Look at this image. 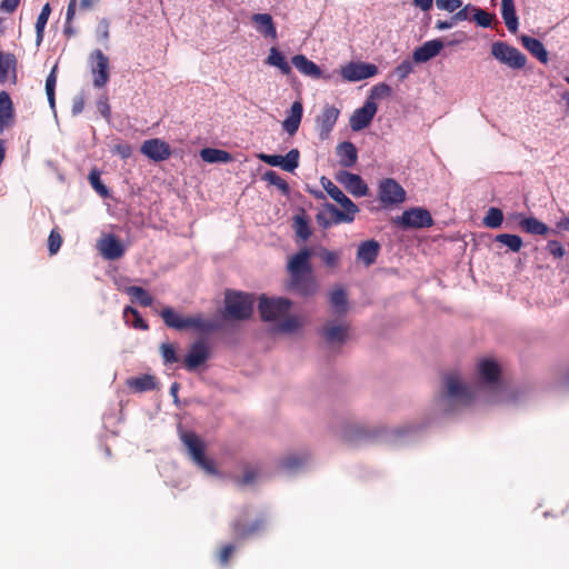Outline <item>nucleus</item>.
<instances>
[{
  "mask_svg": "<svg viewBox=\"0 0 569 569\" xmlns=\"http://www.w3.org/2000/svg\"><path fill=\"white\" fill-rule=\"evenodd\" d=\"M291 301L286 298L260 297L258 310L262 321L274 322L271 335H288L299 330L305 321L300 316L290 315Z\"/></svg>",
  "mask_w": 569,
  "mask_h": 569,
  "instance_id": "1",
  "label": "nucleus"
},
{
  "mask_svg": "<svg viewBox=\"0 0 569 569\" xmlns=\"http://www.w3.org/2000/svg\"><path fill=\"white\" fill-rule=\"evenodd\" d=\"M160 316L169 328L176 330L193 329L198 332L208 333L218 329V325L213 321L206 320L201 315L181 317L172 308H164Z\"/></svg>",
  "mask_w": 569,
  "mask_h": 569,
  "instance_id": "2",
  "label": "nucleus"
},
{
  "mask_svg": "<svg viewBox=\"0 0 569 569\" xmlns=\"http://www.w3.org/2000/svg\"><path fill=\"white\" fill-rule=\"evenodd\" d=\"M443 400L448 406H469L473 399V392L460 380L457 373H448L443 377Z\"/></svg>",
  "mask_w": 569,
  "mask_h": 569,
  "instance_id": "3",
  "label": "nucleus"
},
{
  "mask_svg": "<svg viewBox=\"0 0 569 569\" xmlns=\"http://www.w3.org/2000/svg\"><path fill=\"white\" fill-rule=\"evenodd\" d=\"M253 312V299L240 291H228L224 300V318L246 320Z\"/></svg>",
  "mask_w": 569,
  "mask_h": 569,
  "instance_id": "4",
  "label": "nucleus"
},
{
  "mask_svg": "<svg viewBox=\"0 0 569 569\" xmlns=\"http://www.w3.org/2000/svg\"><path fill=\"white\" fill-rule=\"evenodd\" d=\"M180 439L187 447L191 459L196 465L206 470L208 473H217L214 462L204 456L203 441L193 431L182 432L180 435Z\"/></svg>",
  "mask_w": 569,
  "mask_h": 569,
  "instance_id": "5",
  "label": "nucleus"
},
{
  "mask_svg": "<svg viewBox=\"0 0 569 569\" xmlns=\"http://www.w3.org/2000/svg\"><path fill=\"white\" fill-rule=\"evenodd\" d=\"M393 222L403 230L422 229L433 226L431 213L421 207L405 210L401 216L393 219Z\"/></svg>",
  "mask_w": 569,
  "mask_h": 569,
  "instance_id": "6",
  "label": "nucleus"
},
{
  "mask_svg": "<svg viewBox=\"0 0 569 569\" xmlns=\"http://www.w3.org/2000/svg\"><path fill=\"white\" fill-rule=\"evenodd\" d=\"M407 192L402 186L392 178H385L378 184V200L383 208L401 204L406 201Z\"/></svg>",
  "mask_w": 569,
  "mask_h": 569,
  "instance_id": "7",
  "label": "nucleus"
},
{
  "mask_svg": "<svg viewBox=\"0 0 569 569\" xmlns=\"http://www.w3.org/2000/svg\"><path fill=\"white\" fill-rule=\"evenodd\" d=\"M491 54L500 62L513 69H521L527 62L526 56L520 50L502 41L492 43Z\"/></svg>",
  "mask_w": 569,
  "mask_h": 569,
  "instance_id": "8",
  "label": "nucleus"
},
{
  "mask_svg": "<svg viewBox=\"0 0 569 569\" xmlns=\"http://www.w3.org/2000/svg\"><path fill=\"white\" fill-rule=\"evenodd\" d=\"M264 523L266 520L262 517L257 518L251 522H248L244 518L240 517L230 523L231 533L238 541L246 540L262 531Z\"/></svg>",
  "mask_w": 569,
  "mask_h": 569,
  "instance_id": "9",
  "label": "nucleus"
},
{
  "mask_svg": "<svg viewBox=\"0 0 569 569\" xmlns=\"http://www.w3.org/2000/svg\"><path fill=\"white\" fill-rule=\"evenodd\" d=\"M91 71L93 74V86L96 88H102L109 81V59L99 49L94 50L91 56Z\"/></svg>",
  "mask_w": 569,
  "mask_h": 569,
  "instance_id": "10",
  "label": "nucleus"
},
{
  "mask_svg": "<svg viewBox=\"0 0 569 569\" xmlns=\"http://www.w3.org/2000/svg\"><path fill=\"white\" fill-rule=\"evenodd\" d=\"M258 158L272 167H280L282 170L293 172L299 166L300 151L291 149L284 157L280 154L259 153Z\"/></svg>",
  "mask_w": 569,
  "mask_h": 569,
  "instance_id": "11",
  "label": "nucleus"
},
{
  "mask_svg": "<svg viewBox=\"0 0 569 569\" xmlns=\"http://www.w3.org/2000/svg\"><path fill=\"white\" fill-rule=\"evenodd\" d=\"M378 73V67L366 62H349L341 68V76L345 80L356 82L371 78Z\"/></svg>",
  "mask_w": 569,
  "mask_h": 569,
  "instance_id": "12",
  "label": "nucleus"
},
{
  "mask_svg": "<svg viewBox=\"0 0 569 569\" xmlns=\"http://www.w3.org/2000/svg\"><path fill=\"white\" fill-rule=\"evenodd\" d=\"M140 151L143 156L156 162L164 161L171 156L169 143L159 138L144 140Z\"/></svg>",
  "mask_w": 569,
  "mask_h": 569,
  "instance_id": "13",
  "label": "nucleus"
},
{
  "mask_svg": "<svg viewBox=\"0 0 569 569\" xmlns=\"http://www.w3.org/2000/svg\"><path fill=\"white\" fill-rule=\"evenodd\" d=\"M353 221V217H350L348 213L339 210L332 203H326L323 206V211L317 214V222L322 228H329L332 224L339 223H350Z\"/></svg>",
  "mask_w": 569,
  "mask_h": 569,
  "instance_id": "14",
  "label": "nucleus"
},
{
  "mask_svg": "<svg viewBox=\"0 0 569 569\" xmlns=\"http://www.w3.org/2000/svg\"><path fill=\"white\" fill-rule=\"evenodd\" d=\"M377 110L378 107L376 102L372 100H367L361 108L355 110L352 113L350 118V128L353 131H360L367 128L376 116Z\"/></svg>",
  "mask_w": 569,
  "mask_h": 569,
  "instance_id": "15",
  "label": "nucleus"
},
{
  "mask_svg": "<svg viewBox=\"0 0 569 569\" xmlns=\"http://www.w3.org/2000/svg\"><path fill=\"white\" fill-rule=\"evenodd\" d=\"M340 114L339 109L333 106L323 108L322 112L317 117L316 123L320 140H327Z\"/></svg>",
  "mask_w": 569,
  "mask_h": 569,
  "instance_id": "16",
  "label": "nucleus"
},
{
  "mask_svg": "<svg viewBox=\"0 0 569 569\" xmlns=\"http://www.w3.org/2000/svg\"><path fill=\"white\" fill-rule=\"evenodd\" d=\"M336 179L355 197H363L368 193V186L359 174L340 171Z\"/></svg>",
  "mask_w": 569,
  "mask_h": 569,
  "instance_id": "17",
  "label": "nucleus"
},
{
  "mask_svg": "<svg viewBox=\"0 0 569 569\" xmlns=\"http://www.w3.org/2000/svg\"><path fill=\"white\" fill-rule=\"evenodd\" d=\"M209 358V348L203 340L196 341L184 358L183 365L188 371L196 370L203 365Z\"/></svg>",
  "mask_w": 569,
  "mask_h": 569,
  "instance_id": "18",
  "label": "nucleus"
},
{
  "mask_svg": "<svg viewBox=\"0 0 569 569\" xmlns=\"http://www.w3.org/2000/svg\"><path fill=\"white\" fill-rule=\"evenodd\" d=\"M98 250L108 260H117L124 253L123 244L114 234H107L98 241Z\"/></svg>",
  "mask_w": 569,
  "mask_h": 569,
  "instance_id": "19",
  "label": "nucleus"
},
{
  "mask_svg": "<svg viewBox=\"0 0 569 569\" xmlns=\"http://www.w3.org/2000/svg\"><path fill=\"white\" fill-rule=\"evenodd\" d=\"M310 257L311 251L305 248L290 258L288 270L293 278L302 277L311 272Z\"/></svg>",
  "mask_w": 569,
  "mask_h": 569,
  "instance_id": "20",
  "label": "nucleus"
},
{
  "mask_svg": "<svg viewBox=\"0 0 569 569\" xmlns=\"http://www.w3.org/2000/svg\"><path fill=\"white\" fill-rule=\"evenodd\" d=\"M13 102L7 91L0 92V134L14 123Z\"/></svg>",
  "mask_w": 569,
  "mask_h": 569,
  "instance_id": "21",
  "label": "nucleus"
},
{
  "mask_svg": "<svg viewBox=\"0 0 569 569\" xmlns=\"http://www.w3.org/2000/svg\"><path fill=\"white\" fill-rule=\"evenodd\" d=\"M380 252V244L378 241L370 239L362 241L357 249V261L369 267L377 260Z\"/></svg>",
  "mask_w": 569,
  "mask_h": 569,
  "instance_id": "22",
  "label": "nucleus"
},
{
  "mask_svg": "<svg viewBox=\"0 0 569 569\" xmlns=\"http://www.w3.org/2000/svg\"><path fill=\"white\" fill-rule=\"evenodd\" d=\"M443 48V43L440 39H435L425 42L422 46L413 51V60L416 62H427L435 58Z\"/></svg>",
  "mask_w": 569,
  "mask_h": 569,
  "instance_id": "23",
  "label": "nucleus"
},
{
  "mask_svg": "<svg viewBox=\"0 0 569 569\" xmlns=\"http://www.w3.org/2000/svg\"><path fill=\"white\" fill-rule=\"evenodd\" d=\"M302 114H303L302 102L297 100L291 104L289 114L282 121L283 130L286 132H288L290 136H293L300 127Z\"/></svg>",
  "mask_w": 569,
  "mask_h": 569,
  "instance_id": "24",
  "label": "nucleus"
},
{
  "mask_svg": "<svg viewBox=\"0 0 569 569\" xmlns=\"http://www.w3.org/2000/svg\"><path fill=\"white\" fill-rule=\"evenodd\" d=\"M251 21L254 23L257 31L264 38L277 39V29L271 14L254 13Z\"/></svg>",
  "mask_w": 569,
  "mask_h": 569,
  "instance_id": "25",
  "label": "nucleus"
},
{
  "mask_svg": "<svg viewBox=\"0 0 569 569\" xmlns=\"http://www.w3.org/2000/svg\"><path fill=\"white\" fill-rule=\"evenodd\" d=\"M337 156L340 166L345 168L353 167L358 160L357 148L350 141H343L337 146Z\"/></svg>",
  "mask_w": 569,
  "mask_h": 569,
  "instance_id": "26",
  "label": "nucleus"
},
{
  "mask_svg": "<svg viewBox=\"0 0 569 569\" xmlns=\"http://www.w3.org/2000/svg\"><path fill=\"white\" fill-rule=\"evenodd\" d=\"M295 68L302 74L319 79L322 74L320 68L303 54H296L291 59Z\"/></svg>",
  "mask_w": 569,
  "mask_h": 569,
  "instance_id": "27",
  "label": "nucleus"
},
{
  "mask_svg": "<svg viewBox=\"0 0 569 569\" xmlns=\"http://www.w3.org/2000/svg\"><path fill=\"white\" fill-rule=\"evenodd\" d=\"M521 43L540 62H548V52L540 40L529 36H522Z\"/></svg>",
  "mask_w": 569,
  "mask_h": 569,
  "instance_id": "28",
  "label": "nucleus"
},
{
  "mask_svg": "<svg viewBox=\"0 0 569 569\" xmlns=\"http://www.w3.org/2000/svg\"><path fill=\"white\" fill-rule=\"evenodd\" d=\"M480 378L487 383L498 382L500 368L497 362L485 359L478 366Z\"/></svg>",
  "mask_w": 569,
  "mask_h": 569,
  "instance_id": "29",
  "label": "nucleus"
},
{
  "mask_svg": "<svg viewBox=\"0 0 569 569\" xmlns=\"http://www.w3.org/2000/svg\"><path fill=\"white\" fill-rule=\"evenodd\" d=\"M349 327L346 325H337L333 322L327 323L323 327V336L330 343L339 342L342 343L347 339Z\"/></svg>",
  "mask_w": 569,
  "mask_h": 569,
  "instance_id": "30",
  "label": "nucleus"
},
{
  "mask_svg": "<svg viewBox=\"0 0 569 569\" xmlns=\"http://www.w3.org/2000/svg\"><path fill=\"white\" fill-rule=\"evenodd\" d=\"M501 16L507 29L515 33L518 29V18L513 0H501Z\"/></svg>",
  "mask_w": 569,
  "mask_h": 569,
  "instance_id": "31",
  "label": "nucleus"
},
{
  "mask_svg": "<svg viewBox=\"0 0 569 569\" xmlns=\"http://www.w3.org/2000/svg\"><path fill=\"white\" fill-rule=\"evenodd\" d=\"M519 226L522 231L535 236H545L549 231V228L546 223L533 217L522 218L519 222Z\"/></svg>",
  "mask_w": 569,
  "mask_h": 569,
  "instance_id": "32",
  "label": "nucleus"
},
{
  "mask_svg": "<svg viewBox=\"0 0 569 569\" xmlns=\"http://www.w3.org/2000/svg\"><path fill=\"white\" fill-rule=\"evenodd\" d=\"M17 59L13 53L0 51V83H4L12 71L16 77Z\"/></svg>",
  "mask_w": 569,
  "mask_h": 569,
  "instance_id": "33",
  "label": "nucleus"
},
{
  "mask_svg": "<svg viewBox=\"0 0 569 569\" xmlns=\"http://www.w3.org/2000/svg\"><path fill=\"white\" fill-rule=\"evenodd\" d=\"M200 157L204 162L214 163V162H230L232 160L231 153L228 151L216 149V148H203L200 151Z\"/></svg>",
  "mask_w": 569,
  "mask_h": 569,
  "instance_id": "34",
  "label": "nucleus"
},
{
  "mask_svg": "<svg viewBox=\"0 0 569 569\" xmlns=\"http://www.w3.org/2000/svg\"><path fill=\"white\" fill-rule=\"evenodd\" d=\"M127 385L134 391L144 392L157 387L156 378L151 375H143L128 380Z\"/></svg>",
  "mask_w": 569,
  "mask_h": 569,
  "instance_id": "35",
  "label": "nucleus"
},
{
  "mask_svg": "<svg viewBox=\"0 0 569 569\" xmlns=\"http://www.w3.org/2000/svg\"><path fill=\"white\" fill-rule=\"evenodd\" d=\"M268 64L279 68V70L283 74H289L291 72V67L287 62L283 54L274 47L270 49L269 56L266 61Z\"/></svg>",
  "mask_w": 569,
  "mask_h": 569,
  "instance_id": "36",
  "label": "nucleus"
},
{
  "mask_svg": "<svg viewBox=\"0 0 569 569\" xmlns=\"http://www.w3.org/2000/svg\"><path fill=\"white\" fill-rule=\"evenodd\" d=\"M50 13H51V7H50V3L47 2L42 7L41 12L38 16V19H37V22H36V33H37V44L38 46L43 40L44 28H46L47 22L49 20Z\"/></svg>",
  "mask_w": 569,
  "mask_h": 569,
  "instance_id": "37",
  "label": "nucleus"
},
{
  "mask_svg": "<svg viewBox=\"0 0 569 569\" xmlns=\"http://www.w3.org/2000/svg\"><path fill=\"white\" fill-rule=\"evenodd\" d=\"M330 303L338 315L347 312V297L342 288H338L330 296Z\"/></svg>",
  "mask_w": 569,
  "mask_h": 569,
  "instance_id": "38",
  "label": "nucleus"
},
{
  "mask_svg": "<svg viewBox=\"0 0 569 569\" xmlns=\"http://www.w3.org/2000/svg\"><path fill=\"white\" fill-rule=\"evenodd\" d=\"M496 241L507 246L513 252H518L522 247V239L517 234L501 233L496 236Z\"/></svg>",
  "mask_w": 569,
  "mask_h": 569,
  "instance_id": "39",
  "label": "nucleus"
},
{
  "mask_svg": "<svg viewBox=\"0 0 569 569\" xmlns=\"http://www.w3.org/2000/svg\"><path fill=\"white\" fill-rule=\"evenodd\" d=\"M123 318L127 323H131L136 329H148V325L141 318L138 310L132 307L124 308Z\"/></svg>",
  "mask_w": 569,
  "mask_h": 569,
  "instance_id": "40",
  "label": "nucleus"
},
{
  "mask_svg": "<svg viewBox=\"0 0 569 569\" xmlns=\"http://www.w3.org/2000/svg\"><path fill=\"white\" fill-rule=\"evenodd\" d=\"M503 221V213L499 208L491 207L483 218V224L488 228L497 229L501 227Z\"/></svg>",
  "mask_w": 569,
  "mask_h": 569,
  "instance_id": "41",
  "label": "nucleus"
},
{
  "mask_svg": "<svg viewBox=\"0 0 569 569\" xmlns=\"http://www.w3.org/2000/svg\"><path fill=\"white\" fill-rule=\"evenodd\" d=\"M293 228L296 234L301 240H307L311 236V229L309 222L303 216H296L293 219Z\"/></svg>",
  "mask_w": 569,
  "mask_h": 569,
  "instance_id": "42",
  "label": "nucleus"
},
{
  "mask_svg": "<svg viewBox=\"0 0 569 569\" xmlns=\"http://www.w3.org/2000/svg\"><path fill=\"white\" fill-rule=\"evenodd\" d=\"M263 178L270 184L276 186L283 194L289 193L290 187L288 182L284 179H282L276 171H267Z\"/></svg>",
  "mask_w": 569,
  "mask_h": 569,
  "instance_id": "43",
  "label": "nucleus"
},
{
  "mask_svg": "<svg viewBox=\"0 0 569 569\" xmlns=\"http://www.w3.org/2000/svg\"><path fill=\"white\" fill-rule=\"evenodd\" d=\"M126 289L141 306L148 307L152 303L150 295L142 287H126Z\"/></svg>",
  "mask_w": 569,
  "mask_h": 569,
  "instance_id": "44",
  "label": "nucleus"
},
{
  "mask_svg": "<svg viewBox=\"0 0 569 569\" xmlns=\"http://www.w3.org/2000/svg\"><path fill=\"white\" fill-rule=\"evenodd\" d=\"M318 257L321 259V261L329 268H335L338 266V262L340 260V253L337 251H330L326 248H321L318 251Z\"/></svg>",
  "mask_w": 569,
  "mask_h": 569,
  "instance_id": "45",
  "label": "nucleus"
},
{
  "mask_svg": "<svg viewBox=\"0 0 569 569\" xmlns=\"http://www.w3.org/2000/svg\"><path fill=\"white\" fill-rule=\"evenodd\" d=\"M472 11H473V20L476 21V23L478 26L483 27V28H488L491 26L495 14L489 13V12H487L482 9L476 8V7H472Z\"/></svg>",
  "mask_w": 569,
  "mask_h": 569,
  "instance_id": "46",
  "label": "nucleus"
},
{
  "mask_svg": "<svg viewBox=\"0 0 569 569\" xmlns=\"http://www.w3.org/2000/svg\"><path fill=\"white\" fill-rule=\"evenodd\" d=\"M320 182L332 200L338 201L339 199H341V197H343L345 193L342 192V190L339 187H337L330 179L322 177L320 179Z\"/></svg>",
  "mask_w": 569,
  "mask_h": 569,
  "instance_id": "47",
  "label": "nucleus"
},
{
  "mask_svg": "<svg viewBox=\"0 0 569 569\" xmlns=\"http://www.w3.org/2000/svg\"><path fill=\"white\" fill-rule=\"evenodd\" d=\"M307 459V456H288L281 460L280 467L286 470H293L301 467Z\"/></svg>",
  "mask_w": 569,
  "mask_h": 569,
  "instance_id": "48",
  "label": "nucleus"
},
{
  "mask_svg": "<svg viewBox=\"0 0 569 569\" xmlns=\"http://www.w3.org/2000/svg\"><path fill=\"white\" fill-rule=\"evenodd\" d=\"M258 477L259 470L253 467L247 466L243 469V476L241 478H237L236 482L239 486H249L252 485L258 479Z\"/></svg>",
  "mask_w": 569,
  "mask_h": 569,
  "instance_id": "49",
  "label": "nucleus"
},
{
  "mask_svg": "<svg viewBox=\"0 0 569 569\" xmlns=\"http://www.w3.org/2000/svg\"><path fill=\"white\" fill-rule=\"evenodd\" d=\"M391 87L387 83H378L372 87L371 94L367 100L385 99L391 94Z\"/></svg>",
  "mask_w": 569,
  "mask_h": 569,
  "instance_id": "50",
  "label": "nucleus"
},
{
  "mask_svg": "<svg viewBox=\"0 0 569 569\" xmlns=\"http://www.w3.org/2000/svg\"><path fill=\"white\" fill-rule=\"evenodd\" d=\"M61 244H62L61 234L56 229L51 230V232L48 237V250H49L50 254H56L59 251Z\"/></svg>",
  "mask_w": 569,
  "mask_h": 569,
  "instance_id": "51",
  "label": "nucleus"
},
{
  "mask_svg": "<svg viewBox=\"0 0 569 569\" xmlns=\"http://www.w3.org/2000/svg\"><path fill=\"white\" fill-rule=\"evenodd\" d=\"M161 356L166 363H174L178 361L176 348L171 343H162L160 347Z\"/></svg>",
  "mask_w": 569,
  "mask_h": 569,
  "instance_id": "52",
  "label": "nucleus"
},
{
  "mask_svg": "<svg viewBox=\"0 0 569 569\" xmlns=\"http://www.w3.org/2000/svg\"><path fill=\"white\" fill-rule=\"evenodd\" d=\"M89 181L93 189L101 196L108 194L107 187L101 182L100 174L97 171H91L89 174Z\"/></svg>",
  "mask_w": 569,
  "mask_h": 569,
  "instance_id": "53",
  "label": "nucleus"
},
{
  "mask_svg": "<svg viewBox=\"0 0 569 569\" xmlns=\"http://www.w3.org/2000/svg\"><path fill=\"white\" fill-rule=\"evenodd\" d=\"M337 202L342 207V211L348 213L350 217L355 218L356 213L359 211V208L346 194H343V197H341Z\"/></svg>",
  "mask_w": 569,
  "mask_h": 569,
  "instance_id": "54",
  "label": "nucleus"
},
{
  "mask_svg": "<svg viewBox=\"0 0 569 569\" xmlns=\"http://www.w3.org/2000/svg\"><path fill=\"white\" fill-rule=\"evenodd\" d=\"M436 6L440 10L455 12L458 8H460L462 6V1L461 0H436Z\"/></svg>",
  "mask_w": 569,
  "mask_h": 569,
  "instance_id": "55",
  "label": "nucleus"
},
{
  "mask_svg": "<svg viewBox=\"0 0 569 569\" xmlns=\"http://www.w3.org/2000/svg\"><path fill=\"white\" fill-rule=\"evenodd\" d=\"M234 549H236V547L231 543L224 545L221 547L219 555H218V560H219L220 565L227 566L229 563V560H230L232 553L234 552Z\"/></svg>",
  "mask_w": 569,
  "mask_h": 569,
  "instance_id": "56",
  "label": "nucleus"
},
{
  "mask_svg": "<svg viewBox=\"0 0 569 569\" xmlns=\"http://www.w3.org/2000/svg\"><path fill=\"white\" fill-rule=\"evenodd\" d=\"M97 109L104 119L110 120L111 108H110L108 98L106 96H102L98 99Z\"/></svg>",
  "mask_w": 569,
  "mask_h": 569,
  "instance_id": "57",
  "label": "nucleus"
},
{
  "mask_svg": "<svg viewBox=\"0 0 569 569\" xmlns=\"http://www.w3.org/2000/svg\"><path fill=\"white\" fill-rule=\"evenodd\" d=\"M112 153L120 156L122 159H128L132 154V148L129 143H118L113 146Z\"/></svg>",
  "mask_w": 569,
  "mask_h": 569,
  "instance_id": "58",
  "label": "nucleus"
},
{
  "mask_svg": "<svg viewBox=\"0 0 569 569\" xmlns=\"http://www.w3.org/2000/svg\"><path fill=\"white\" fill-rule=\"evenodd\" d=\"M547 249L556 258H562L565 254L562 244L557 240H550L547 244Z\"/></svg>",
  "mask_w": 569,
  "mask_h": 569,
  "instance_id": "59",
  "label": "nucleus"
},
{
  "mask_svg": "<svg viewBox=\"0 0 569 569\" xmlns=\"http://www.w3.org/2000/svg\"><path fill=\"white\" fill-rule=\"evenodd\" d=\"M395 71L399 80H405L412 72V66L409 61H403L396 68Z\"/></svg>",
  "mask_w": 569,
  "mask_h": 569,
  "instance_id": "60",
  "label": "nucleus"
},
{
  "mask_svg": "<svg viewBox=\"0 0 569 569\" xmlns=\"http://www.w3.org/2000/svg\"><path fill=\"white\" fill-rule=\"evenodd\" d=\"M57 66H54L51 70V72L49 73V76L47 77V80H46V93H54V89H56V83H57Z\"/></svg>",
  "mask_w": 569,
  "mask_h": 569,
  "instance_id": "61",
  "label": "nucleus"
},
{
  "mask_svg": "<svg viewBox=\"0 0 569 569\" xmlns=\"http://www.w3.org/2000/svg\"><path fill=\"white\" fill-rule=\"evenodd\" d=\"M20 3V0H2L0 9L6 12H13Z\"/></svg>",
  "mask_w": 569,
  "mask_h": 569,
  "instance_id": "62",
  "label": "nucleus"
},
{
  "mask_svg": "<svg viewBox=\"0 0 569 569\" xmlns=\"http://www.w3.org/2000/svg\"><path fill=\"white\" fill-rule=\"evenodd\" d=\"M472 9V6L471 4H467L465 8H462L461 10L457 11L453 16H452V19L453 21L457 23L459 21H465V20H468L469 19V14H468V10L469 9Z\"/></svg>",
  "mask_w": 569,
  "mask_h": 569,
  "instance_id": "63",
  "label": "nucleus"
},
{
  "mask_svg": "<svg viewBox=\"0 0 569 569\" xmlns=\"http://www.w3.org/2000/svg\"><path fill=\"white\" fill-rule=\"evenodd\" d=\"M84 109V99L82 97H77L73 99V102H72V108H71V111H72V114L73 116H77L79 113H81Z\"/></svg>",
  "mask_w": 569,
  "mask_h": 569,
  "instance_id": "64",
  "label": "nucleus"
}]
</instances>
